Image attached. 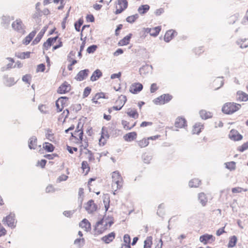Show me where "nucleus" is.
I'll return each mask as SVG.
<instances>
[{"label": "nucleus", "mask_w": 248, "mask_h": 248, "mask_svg": "<svg viewBox=\"0 0 248 248\" xmlns=\"http://www.w3.org/2000/svg\"><path fill=\"white\" fill-rule=\"evenodd\" d=\"M15 217V214L13 213H10L9 215L3 218L2 222L4 224H7L8 227L12 229L15 228L16 227V224Z\"/></svg>", "instance_id": "nucleus-4"}, {"label": "nucleus", "mask_w": 248, "mask_h": 248, "mask_svg": "<svg viewBox=\"0 0 248 248\" xmlns=\"http://www.w3.org/2000/svg\"><path fill=\"white\" fill-rule=\"evenodd\" d=\"M142 159L145 163L149 164L150 162V161L152 159V155H151L149 154H147L145 153L142 155Z\"/></svg>", "instance_id": "nucleus-41"}, {"label": "nucleus", "mask_w": 248, "mask_h": 248, "mask_svg": "<svg viewBox=\"0 0 248 248\" xmlns=\"http://www.w3.org/2000/svg\"><path fill=\"white\" fill-rule=\"evenodd\" d=\"M200 117L202 119H207L212 117V113L209 111H207L205 110H201L199 112Z\"/></svg>", "instance_id": "nucleus-30"}, {"label": "nucleus", "mask_w": 248, "mask_h": 248, "mask_svg": "<svg viewBox=\"0 0 248 248\" xmlns=\"http://www.w3.org/2000/svg\"><path fill=\"white\" fill-rule=\"evenodd\" d=\"M203 125L200 123L195 124L192 129V133L193 134H199L202 131V129H203Z\"/></svg>", "instance_id": "nucleus-28"}, {"label": "nucleus", "mask_w": 248, "mask_h": 248, "mask_svg": "<svg viewBox=\"0 0 248 248\" xmlns=\"http://www.w3.org/2000/svg\"><path fill=\"white\" fill-rule=\"evenodd\" d=\"M126 113L129 117L134 119H137L139 117V114L136 110L129 108Z\"/></svg>", "instance_id": "nucleus-39"}, {"label": "nucleus", "mask_w": 248, "mask_h": 248, "mask_svg": "<svg viewBox=\"0 0 248 248\" xmlns=\"http://www.w3.org/2000/svg\"><path fill=\"white\" fill-rule=\"evenodd\" d=\"M3 83L7 87H12L17 82L15 81V79L12 77H9L7 75H4L3 76Z\"/></svg>", "instance_id": "nucleus-12"}, {"label": "nucleus", "mask_w": 248, "mask_h": 248, "mask_svg": "<svg viewBox=\"0 0 248 248\" xmlns=\"http://www.w3.org/2000/svg\"><path fill=\"white\" fill-rule=\"evenodd\" d=\"M172 99V96L169 93L163 94L156 98L153 102L156 105H164L169 102Z\"/></svg>", "instance_id": "nucleus-5"}, {"label": "nucleus", "mask_w": 248, "mask_h": 248, "mask_svg": "<svg viewBox=\"0 0 248 248\" xmlns=\"http://www.w3.org/2000/svg\"><path fill=\"white\" fill-rule=\"evenodd\" d=\"M117 4L120 6V8L115 11L116 15L122 13L128 6V2L126 0H118Z\"/></svg>", "instance_id": "nucleus-10"}, {"label": "nucleus", "mask_w": 248, "mask_h": 248, "mask_svg": "<svg viewBox=\"0 0 248 248\" xmlns=\"http://www.w3.org/2000/svg\"><path fill=\"white\" fill-rule=\"evenodd\" d=\"M198 200L202 206H205L207 202V198L204 193L201 192L198 194Z\"/></svg>", "instance_id": "nucleus-27"}, {"label": "nucleus", "mask_w": 248, "mask_h": 248, "mask_svg": "<svg viewBox=\"0 0 248 248\" xmlns=\"http://www.w3.org/2000/svg\"><path fill=\"white\" fill-rule=\"evenodd\" d=\"M132 36V33H129L128 35H127L126 36L123 38L122 40H121L119 43L118 45L123 46H125L128 45L129 43V41L130 39L131 38Z\"/></svg>", "instance_id": "nucleus-25"}, {"label": "nucleus", "mask_w": 248, "mask_h": 248, "mask_svg": "<svg viewBox=\"0 0 248 248\" xmlns=\"http://www.w3.org/2000/svg\"><path fill=\"white\" fill-rule=\"evenodd\" d=\"M85 154H88L89 155L88 158L89 161H92L94 160V157L91 151L87 149V152H85Z\"/></svg>", "instance_id": "nucleus-58"}, {"label": "nucleus", "mask_w": 248, "mask_h": 248, "mask_svg": "<svg viewBox=\"0 0 248 248\" xmlns=\"http://www.w3.org/2000/svg\"><path fill=\"white\" fill-rule=\"evenodd\" d=\"M36 33V31H33L31 32H30L29 34L27 35L23 40V44L26 45H28L33 38Z\"/></svg>", "instance_id": "nucleus-23"}, {"label": "nucleus", "mask_w": 248, "mask_h": 248, "mask_svg": "<svg viewBox=\"0 0 248 248\" xmlns=\"http://www.w3.org/2000/svg\"><path fill=\"white\" fill-rule=\"evenodd\" d=\"M71 90V86L67 82H63L58 89L57 93L59 94H64Z\"/></svg>", "instance_id": "nucleus-11"}, {"label": "nucleus", "mask_w": 248, "mask_h": 248, "mask_svg": "<svg viewBox=\"0 0 248 248\" xmlns=\"http://www.w3.org/2000/svg\"><path fill=\"white\" fill-rule=\"evenodd\" d=\"M229 138L233 141H239L243 139V136L237 130L232 129L229 134Z\"/></svg>", "instance_id": "nucleus-7"}, {"label": "nucleus", "mask_w": 248, "mask_h": 248, "mask_svg": "<svg viewBox=\"0 0 248 248\" xmlns=\"http://www.w3.org/2000/svg\"><path fill=\"white\" fill-rule=\"evenodd\" d=\"M119 132V130L115 129L114 127H111L109 128L110 134L113 137H116L118 135V133Z\"/></svg>", "instance_id": "nucleus-57"}, {"label": "nucleus", "mask_w": 248, "mask_h": 248, "mask_svg": "<svg viewBox=\"0 0 248 248\" xmlns=\"http://www.w3.org/2000/svg\"><path fill=\"white\" fill-rule=\"evenodd\" d=\"M10 16H3L1 18V24L4 28H7L10 24Z\"/></svg>", "instance_id": "nucleus-32"}, {"label": "nucleus", "mask_w": 248, "mask_h": 248, "mask_svg": "<svg viewBox=\"0 0 248 248\" xmlns=\"http://www.w3.org/2000/svg\"><path fill=\"white\" fill-rule=\"evenodd\" d=\"M43 148L48 152H52L55 147L51 143L45 142L43 144Z\"/></svg>", "instance_id": "nucleus-35"}, {"label": "nucleus", "mask_w": 248, "mask_h": 248, "mask_svg": "<svg viewBox=\"0 0 248 248\" xmlns=\"http://www.w3.org/2000/svg\"><path fill=\"white\" fill-rule=\"evenodd\" d=\"M37 139L34 136L31 137L28 141V146L30 149H35L37 147Z\"/></svg>", "instance_id": "nucleus-22"}, {"label": "nucleus", "mask_w": 248, "mask_h": 248, "mask_svg": "<svg viewBox=\"0 0 248 248\" xmlns=\"http://www.w3.org/2000/svg\"><path fill=\"white\" fill-rule=\"evenodd\" d=\"M91 88L90 87H86L83 92V98H86L90 94L91 92Z\"/></svg>", "instance_id": "nucleus-56"}, {"label": "nucleus", "mask_w": 248, "mask_h": 248, "mask_svg": "<svg viewBox=\"0 0 248 248\" xmlns=\"http://www.w3.org/2000/svg\"><path fill=\"white\" fill-rule=\"evenodd\" d=\"M45 131L46 138L49 140L53 141L54 138L53 137V134L52 133V130L49 128H47L46 129Z\"/></svg>", "instance_id": "nucleus-38"}, {"label": "nucleus", "mask_w": 248, "mask_h": 248, "mask_svg": "<svg viewBox=\"0 0 248 248\" xmlns=\"http://www.w3.org/2000/svg\"><path fill=\"white\" fill-rule=\"evenodd\" d=\"M129 123L126 121L125 120H122V124L124 126V128L127 130H130L131 129V127H129L128 124Z\"/></svg>", "instance_id": "nucleus-62"}, {"label": "nucleus", "mask_w": 248, "mask_h": 248, "mask_svg": "<svg viewBox=\"0 0 248 248\" xmlns=\"http://www.w3.org/2000/svg\"><path fill=\"white\" fill-rule=\"evenodd\" d=\"M83 23V20L81 18H79L77 22L74 24L75 28L76 31H79L81 26Z\"/></svg>", "instance_id": "nucleus-45"}, {"label": "nucleus", "mask_w": 248, "mask_h": 248, "mask_svg": "<svg viewBox=\"0 0 248 248\" xmlns=\"http://www.w3.org/2000/svg\"><path fill=\"white\" fill-rule=\"evenodd\" d=\"M148 139H143L139 141L138 145L141 148H143L147 146L149 144Z\"/></svg>", "instance_id": "nucleus-50"}, {"label": "nucleus", "mask_w": 248, "mask_h": 248, "mask_svg": "<svg viewBox=\"0 0 248 248\" xmlns=\"http://www.w3.org/2000/svg\"><path fill=\"white\" fill-rule=\"evenodd\" d=\"M7 60H8L11 62L9 63L6 65L7 69H10L13 67V63L14 62V60L13 58L7 57L6 58Z\"/></svg>", "instance_id": "nucleus-59"}, {"label": "nucleus", "mask_w": 248, "mask_h": 248, "mask_svg": "<svg viewBox=\"0 0 248 248\" xmlns=\"http://www.w3.org/2000/svg\"><path fill=\"white\" fill-rule=\"evenodd\" d=\"M68 99V97L66 96H61L59 97L57 101H58V102L61 104V106L64 108L65 106H67Z\"/></svg>", "instance_id": "nucleus-36"}, {"label": "nucleus", "mask_w": 248, "mask_h": 248, "mask_svg": "<svg viewBox=\"0 0 248 248\" xmlns=\"http://www.w3.org/2000/svg\"><path fill=\"white\" fill-rule=\"evenodd\" d=\"M30 53H31L30 52H21L19 53L17 56L20 59H24L29 58L30 56Z\"/></svg>", "instance_id": "nucleus-49"}, {"label": "nucleus", "mask_w": 248, "mask_h": 248, "mask_svg": "<svg viewBox=\"0 0 248 248\" xmlns=\"http://www.w3.org/2000/svg\"><path fill=\"white\" fill-rule=\"evenodd\" d=\"M46 30V27H45L37 34L35 38L33 40L32 45H34L37 44L41 40L42 38L44 36Z\"/></svg>", "instance_id": "nucleus-21"}, {"label": "nucleus", "mask_w": 248, "mask_h": 248, "mask_svg": "<svg viewBox=\"0 0 248 248\" xmlns=\"http://www.w3.org/2000/svg\"><path fill=\"white\" fill-rule=\"evenodd\" d=\"M100 98H107L106 97V96L104 93L100 92V93H96L95 95H94V96L92 100L93 101V103H94L95 104H97L98 101H94V99L98 100Z\"/></svg>", "instance_id": "nucleus-37"}, {"label": "nucleus", "mask_w": 248, "mask_h": 248, "mask_svg": "<svg viewBox=\"0 0 248 248\" xmlns=\"http://www.w3.org/2000/svg\"><path fill=\"white\" fill-rule=\"evenodd\" d=\"M115 237V233L113 232L102 237L101 238V240L104 242L106 244H109L113 240Z\"/></svg>", "instance_id": "nucleus-19"}, {"label": "nucleus", "mask_w": 248, "mask_h": 248, "mask_svg": "<svg viewBox=\"0 0 248 248\" xmlns=\"http://www.w3.org/2000/svg\"><path fill=\"white\" fill-rule=\"evenodd\" d=\"M58 38V36L54 37L48 38L46 42H45L43 45V49L48 50V49L57 41Z\"/></svg>", "instance_id": "nucleus-15"}, {"label": "nucleus", "mask_w": 248, "mask_h": 248, "mask_svg": "<svg viewBox=\"0 0 248 248\" xmlns=\"http://www.w3.org/2000/svg\"><path fill=\"white\" fill-rule=\"evenodd\" d=\"M112 179L113 183L112 187L116 186L117 189H120L122 186V178L118 171H115L112 172Z\"/></svg>", "instance_id": "nucleus-3"}, {"label": "nucleus", "mask_w": 248, "mask_h": 248, "mask_svg": "<svg viewBox=\"0 0 248 248\" xmlns=\"http://www.w3.org/2000/svg\"><path fill=\"white\" fill-rule=\"evenodd\" d=\"M137 133L136 132H132L128 133L124 136V140L126 141H131L137 138Z\"/></svg>", "instance_id": "nucleus-24"}, {"label": "nucleus", "mask_w": 248, "mask_h": 248, "mask_svg": "<svg viewBox=\"0 0 248 248\" xmlns=\"http://www.w3.org/2000/svg\"><path fill=\"white\" fill-rule=\"evenodd\" d=\"M223 77H217L214 81V85L216 86H218L216 88V90H218L220 87H221L224 84V81L223 80Z\"/></svg>", "instance_id": "nucleus-29"}, {"label": "nucleus", "mask_w": 248, "mask_h": 248, "mask_svg": "<svg viewBox=\"0 0 248 248\" xmlns=\"http://www.w3.org/2000/svg\"><path fill=\"white\" fill-rule=\"evenodd\" d=\"M80 226L82 227L90 228H91V224L89 221L86 218L83 219L80 223Z\"/></svg>", "instance_id": "nucleus-51"}, {"label": "nucleus", "mask_w": 248, "mask_h": 248, "mask_svg": "<svg viewBox=\"0 0 248 248\" xmlns=\"http://www.w3.org/2000/svg\"><path fill=\"white\" fill-rule=\"evenodd\" d=\"M139 17L138 14L126 17V21L129 23H133Z\"/></svg>", "instance_id": "nucleus-40"}, {"label": "nucleus", "mask_w": 248, "mask_h": 248, "mask_svg": "<svg viewBox=\"0 0 248 248\" xmlns=\"http://www.w3.org/2000/svg\"><path fill=\"white\" fill-rule=\"evenodd\" d=\"M158 89V87L157 86V84L156 83H153L151 84L150 87V92L151 93H154Z\"/></svg>", "instance_id": "nucleus-61"}, {"label": "nucleus", "mask_w": 248, "mask_h": 248, "mask_svg": "<svg viewBox=\"0 0 248 248\" xmlns=\"http://www.w3.org/2000/svg\"><path fill=\"white\" fill-rule=\"evenodd\" d=\"M131 238L129 235L126 234L124 236V242L125 244H129L130 243Z\"/></svg>", "instance_id": "nucleus-60"}, {"label": "nucleus", "mask_w": 248, "mask_h": 248, "mask_svg": "<svg viewBox=\"0 0 248 248\" xmlns=\"http://www.w3.org/2000/svg\"><path fill=\"white\" fill-rule=\"evenodd\" d=\"M160 31H161V27L160 26L155 27L154 28L152 29L150 35L154 36V37H156L158 35Z\"/></svg>", "instance_id": "nucleus-42"}, {"label": "nucleus", "mask_w": 248, "mask_h": 248, "mask_svg": "<svg viewBox=\"0 0 248 248\" xmlns=\"http://www.w3.org/2000/svg\"><path fill=\"white\" fill-rule=\"evenodd\" d=\"M110 217H111V216H107L106 214H105L104 215V217L101 219H100V220H99L98 221H97L96 222V225L95 226V230L99 233H102V231H100V230H99L98 229V226L99 225H103V223L104 221H105V223H106V221H108L110 219Z\"/></svg>", "instance_id": "nucleus-20"}, {"label": "nucleus", "mask_w": 248, "mask_h": 248, "mask_svg": "<svg viewBox=\"0 0 248 248\" xmlns=\"http://www.w3.org/2000/svg\"><path fill=\"white\" fill-rule=\"evenodd\" d=\"M102 76V73L99 69L95 70L90 78L92 81H95Z\"/></svg>", "instance_id": "nucleus-26"}, {"label": "nucleus", "mask_w": 248, "mask_h": 248, "mask_svg": "<svg viewBox=\"0 0 248 248\" xmlns=\"http://www.w3.org/2000/svg\"><path fill=\"white\" fill-rule=\"evenodd\" d=\"M186 126V121L184 118L178 117L176 119L175 126L177 128H183Z\"/></svg>", "instance_id": "nucleus-18"}, {"label": "nucleus", "mask_w": 248, "mask_h": 248, "mask_svg": "<svg viewBox=\"0 0 248 248\" xmlns=\"http://www.w3.org/2000/svg\"><path fill=\"white\" fill-rule=\"evenodd\" d=\"M31 79V76L30 74H26L22 77V80L23 82H26L29 85L31 84L30 81Z\"/></svg>", "instance_id": "nucleus-48"}, {"label": "nucleus", "mask_w": 248, "mask_h": 248, "mask_svg": "<svg viewBox=\"0 0 248 248\" xmlns=\"http://www.w3.org/2000/svg\"><path fill=\"white\" fill-rule=\"evenodd\" d=\"M143 89L142 84L137 82L133 83L130 87L129 91L133 94H137L140 92Z\"/></svg>", "instance_id": "nucleus-9"}, {"label": "nucleus", "mask_w": 248, "mask_h": 248, "mask_svg": "<svg viewBox=\"0 0 248 248\" xmlns=\"http://www.w3.org/2000/svg\"><path fill=\"white\" fill-rule=\"evenodd\" d=\"M215 240V237L212 234H205L200 237V241L204 244H206L209 242H214Z\"/></svg>", "instance_id": "nucleus-13"}, {"label": "nucleus", "mask_w": 248, "mask_h": 248, "mask_svg": "<svg viewBox=\"0 0 248 248\" xmlns=\"http://www.w3.org/2000/svg\"><path fill=\"white\" fill-rule=\"evenodd\" d=\"M236 100L239 101H247L248 100V94L245 92L239 91L236 93Z\"/></svg>", "instance_id": "nucleus-17"}, {"label": "nucleus", "mask_w": 248, "mask_h": 248, "mask_svg": "<svg viewBox=\"0 0 248 248\" xmlns=\"http://www.w3.org/2000/svg\"><path fill=\"white\" fill-rule=\"evenodd\" d=\"M176 34L177 32L174 30H170L168 31L164 35V41L167 43L169 42Z\"/></svg>", "instance_id": "nucleus-16"}, {"label": "nucleus", "mask_w": 248, "mask_h": 248, "mask_svg": "<svg viewBox=\"0 0 248 248\" xmlns=\"http://www.w3.org/2000/svg\"><path fill=\"white\" fill-rule=\"evenodd\" d=\"M81 169L83 171H85L86 169H87L85 175L87 174L90 170V167L86 161H82L81 163Z\"/></svg>", "instance_id": "nucleus-43"}, {"label": "nucleus", "mask_w": 248, "mask_h": 248, "mask_svg": "<svg viewBox=\"0 0 248 248\" xmlns=\"http://www.w3.org/2000/svg\"><path fill=\"white\" fill-rule=\"evenodd\" d=\"M84 207L88 214H93L97 209V205L93 200H90L85 203Z\"/></svg>", "instance_id": "nucleus-6"}, {"label": "nucleus", "mask_w": 248, "mask_h": 248, "mask_svg": "<svg viewBox=\"0 0 248 248\" xmlns=\"http://www.w3.org/2000/svg\"><path fill=\"white\" fill-rule=\"evenodd\" d=\"M226 168L230 170H233L236 168L235 162L234 161H231L225 163Z\"/></svg>", "instance_id": "nucleus-44"}, {"label": "nucleus", "mask_w": 248, "mask_h": 248, "mask_svg": "<svg viewBox=\"0 0 248 248\" xmlns=\"http://www.w3.org/2000/svg\"><path fill=\"white\" fill-rule=\"evenodd\" d=\"M101 136L104 137L105 138L108 139L109 137L108 134V128L105 126H103L101 130Z\"/></svg>", "instance_id": "nucleus-47"}, {"label": "nucleus", "mask_w": 248, "mask_h": 248, "mask_svg": "<svg viewBox=\"0 0 248 248\" xmlns=\"http://www.w3.org/2000/svg\"><path fill=\"white\" fill-rule=\"evenodd\" d=\"M90 70L88 69H85L80 70L76 75L75 79L78 81L84 80L88 76Z\"/></svg>", "instance_id": "nucleus-8"}, {"label": "nucleus", "mask_w": 248, "mask_h": 248, "mask_svg": "<svg viewBox=\"0 0 248 248\" xmlns=\"http://www.w3.org/2000/svg\"><path fill=\"white\" fill-rule=\"evenodd\" d=\"M241 107V105L234 102L226 103L223 106L222 111L225 114H231L238 110Z\"/></svg>", "instance_id": "nucleus-1"}, {"label": "nucleus", "mask_w": 248, "mask_h": 248, "mask_svg": "<svg viewBox=\"0 0 248 248\" xmlns=\"http://www.w3.org/2000/svg\"><path fill=\"white\" fill-rule=\"evenodd\" d=\"M248 149V141L243 143L241 146L238 148V150L241 152H243Z\"/></svg>", "instance_id": "nucleus-55"}, {"label": "nucleus", "mask_w": 248, "mask_h": 248, "mask_svg": "<svg viewBox=\"0 0 248 248\" xmlns=\"http://www.w3.org/2000/svg\"><path fill=\"white\" fill-rule=\"evenodd\" d=\"M237 241V237L235 235H233L230 238L229 243L228 244V247L232 248L234 247L236 244Z\"/></svg>", "instance_id": "nucleus-33"}, {"label": "nucleus", "mask_w": 248, "mask_h": 248, "mask_svg": "<svg viewBox=\"0 0 248 248\" xmlns=\"http://www.w3.org/2000/svg\"><path fill=\"white\" fill-rule=\"evenodd\" d=\"M70 110L78 112L81 109V106L80 104H75L72 105L70 108Z\"/></svg>", "instance_id": "nucleus-54"}, {"label": "nucleus", "mask_w": 248, "mask_h": 248, "mask_svg": "<svg viewBox=\"0 0 248 248\" xmlns=\"http://www.w3.org/2000/svg\"><path fill=\"white\" fill-rule=\"evenodd\" d=\"M127 100L126 97L125 95H121L119 97V98L118 100H116V103H118L119 102H121V106H113L112 107V108L113 109L115 110H120L122 109V107L124 106V104L125 103L126 101Z\"/></svg>", "instance_id": "nucleus-14"}, {"label": "nucleus", "mask_w": 248, "mask_h": 248, "mask_svg": "<svg viewBox=\"0 0 248 248\" xmlns=\"http://www.w3.org/2000/svg\"><path fill=\"white\" fill-rule=\"evenodd\" d=\"M152 244V237H148L144 242L143 248H151Z\"/></svg>", "instance_id": "nucleus-46"}, {"label": "nucleus", "mask_w": 248, "mask_h": 248, "mask_svg": "<svg viewBox=\"0 0 248 248\" xmlns=\"http://www.w3.org/2000/svg\"><path fill=\"white\" fill-rule=\"evenodd\" d=\"M194 51L196 55H200L203 52V48L202 46H200L197 48H195L194 49Z\"/></svg>", "instance_id": "nucleus-63"}, {"label": "nucleus", "mask_w": 248, "mask_h": 248, "mask_svg": "<svg viewBox=\"0 0 248 248\" xmlns=\"http://www.w3.org/2000/svg\"><path fill=\"white\" fill-rule=\"evenodd\" d=\"M12 27L15 31L20 34H24L26 32V27L20 18L16 19L12 23Z\"/></svg>", "instance_id": "nucleus-2"}, {"label": "nucleus", "mask_w": 248, "mask_h": 248, "mask_svg": "<svg viewBox=\"0 0 248 248\" xmlns=\"http://www.w3.org/2000/svg\"><path fill=\"white\" fill-rule=\"evenodd\" d=\"M239 17V14H236L234 15L233 16H231L229 18V23L230 24H234L236 21L237 20L238 18Z\"/></svg>", "instance_id": "nucleus-53"}, {"label": "nucleus", "mask_w": 248, "mask_h": 248, "mask_svg": "<svg viewBox=\"0 0 248 248\" xmlns=\"http://www.w3.org/2000/svg\"><path fill=\"white\" fill-rule=\"evenodd\" d=\"M150 9V6L148 4L141 5L140 6L138 11L140 15H144Z\"/></svg>", "instance_id": "nucleus-31"}, {"label": "nucleus", "mask_w": 248, "mask_h": 248, "mask_svg": "<svg viewBox=\"0 0 248 248\" xmlns=\"http://www.w3.org/2000/svg\"><path fill=\"white\" fill-rule=\"evenodd\" d=\"M97 46L95 45H92L89 46L87 49V52L89 53H93L97 49Z\"/></svg>", "instance_id": "nucleus-52"}, {"label": "nucleus", "mask_w": 248, "mask_h": 248, "mask_svg": "<svg viewBox=\"0 0 248 248\" xmlns=\"http://www.w3.org/2000/svg\"><path fill=\"white\" fill-rule=\"evenodd\" d=\"M201 184V181L198 179H193L189 182V186L190 187H198Z\"/></svg>", "instance_id": "nucleus-34"}, {"label": "nucleus", "mask_w": 248, "mask_h": 248, "mask_svg": "<svg viewBox=\"0 0 248 248\" xmlns=\"http://www.w3.org/2000/svg\"><path fill=\"white\" fill-rule=\"evenodd\" d=\"M45 70V65L44 63H41L37 65V71L44 72Z\"/></svg>", "instance_id": "nucleus-64"}]
</instances>
